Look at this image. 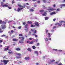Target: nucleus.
Returning a JSON list of instances; mask_svg holds the SVG:
<instances>
[{"instance_id": "nucleus-43", "label": "nucleus", "mask_w": 65, "mask_h": 65, "mask_svg": "<svg viewBox=\"0 0 65 65\" xmlns=\"http://www.w3.org/2000/svg\"><path fill=\"white\" fill-rule=\"evenodd\" d=\"M2 42H3V41H2V40H0V43H2Z\"/></svg>"}, {"instance_id": "nucleus-27", "label": "nucleus", "mask_w": 65, "mask_h": 65, "mask_svg": "<svg viewBox=\"0 0 65 65\" xmlns=\"http://www.w3.org/2000/svg\"><path fill=\"white\" fill-rule=\"evenodd\" d=\"M60 6H65V4H61Z\"/></svg>"}, {"instance_id": "nucleus-7", "label": "nucleus", "mask_w": 65, "mask_h": 65, "mask_svg": "<svg viewBox=\"0 0 65 65\" xmlns=\"http://www.w3.org/2000/svg\"><path fill=\"white\" fill-rule=\"evenodd\" d=\"M19 39H21V38H22L21 39L22 40H23V41H24V39L25 38V37H19Z\"/></svg>"}, {"instance_id": "nucleus-4", "label": "nucleus", "mask_w": 65, "mask_h": 65, "mask_svg": "<svg viewBox=\"0 0 65 65\" xmlns=\"http://www.w3.org/2000/svg\"><path fill=\"white\" fill-rule=\"evenodd\" d=\"M19 7H22V8H26V5H24V6H22L20 5H18Z\"/></svg>"}, {"instance_id": "nucleus-40", "label": "nucleus", "mask_w": 65, "mask_h": 65, "mask_svg": "<svg viewBox=\"0 0 65 65\" xmlns=\"http://www.w3.org/2000/svg\"><path fill=\"white\" fill-rule=\"evenodd\" d=\"M3 32V30H0V33H2Z\"/></svg>"}, {"instance_id": "nucleus-15", "label": "nucleus", "mask_w": 65, "mask_h": 65, "mask_svg": "<svg viewBox=\"0 0 65 65\" xmlns=\"http://www.w3.org/2000/svg\"><path fill=\"white\" fill-rule=\"evenodd\" d=\"M44 12V14H42V15H43V16H46V12Z\"/></svg>"}, {"instance_id": "nucleus-33", "label": "nucleus", "mask_w": 65, "mask_h": 65, "mask_svg": "<svg viewBox=\"0 0 65 65\" xmlns=\"http://www.w3.org/2000/svg\"><path fill=\"white\" fill-rule=\"evenodd\" d=\"M33 44V41H31V42L29 43V44Z\"/></svg>"}, {"instance_id": "nucleus-1", "label": "nucleus", "mask_w": 65, "mask_h": 65, "mask_svg": "<svg viewBox=\"0 0 65 65\" xmlns=\"http://www.w3.org/2000/svg\"><path fill=\"white\" fill-rule=\"evenodd\" d=\"M16 55H17L18 56H16V58L17 59H19V58H21V54L20 53H16Z\"/></svg>"}, {"instance_id": "nucleus-30", "label": "nucleus", "mask_w": 65, "mask_h": 65, "mask_svg": "<svg viewBox=\"0 0 65 65\" xmlns=\"http://www.w3.org/2000/svg\"><path fill=\"white\" fill-rule=\"evenodd\" d=\"M27 26H28V24H26V25H25V28H27Z\"/></svg>"}, {"instance_id": "nucleus-55", "label": "nucleus", "mask_w": 65, "mask_h": 65, "mask_svg": "<svg viewBox=\"0 0 65 65\" xmlns=\"http://www.w3.org/2000/svg\"><path fill=\"white\" fill-rule=\"evenodd\" d=\"M56 26H54L53 27V29H55V28H56Z\"/></svg>"}, {"instance_id": "nucleus-17", "label": "nucleus", "mask_w": 65, "mask_h": 65, "mask_svg": "<svg viewBox=\"0 0 65 65\" xmlns=\"http://www.w3.org/2000/svg\"><path fill=\"white\" fill-rule=\"evenodd\" d=\"M31 28H34V27H35V25H33V24H31Z\"/></svg>"}, {"instance_id": "nucleus-24", "label": "nucleus", "mask_w": 65, "mask_h": 65, "mask_svg": "<svg viewBox=\"0 0 65 65\" xmlns=\"http://www.w3.org/2000/svg\"><path fill=\"white\" fill-rule=\"evenodd\" d=\"M32 48L34 50H35V48H36V47H35V46H32Z\"/></svg>"}, {"instance_id": "nucleus-36", "label": "nucleus", "mask_w": 65, "mask_h": 65, "mask_svg": "<svg viewBox=\"0 0 65 65\" xmlns=\"http://www.w3.org/2000/svg\"><path fill=\"white\" fill-rule=\"evenodd\" d=\"M43 7H44L43 8L44 9H46V8H47V7H45V6L43 5Z\"/></svg>"}, {"instance_id": "nucleus-29", "label": "nucleus", "mask_w": 65, "mask_h": 65, "mask_svg": "<svg viewBox=\"0 0 65 65\" xmlns=\"http://www.w3.org/2000/svg\"><path fill=\"white\" fill-rule=\"evenodd\" d=\"M48 39L47 38H45V40L46 41H48Z\"/></svg>"}, {"instance_id": "nucleus-16", "label": "nucleus", "mask_w": 65, "mask_h": 65, "mask_svg": "<svg viewBox=\"0 0 65 65\" xmlns=\"http://www.w3.org/2000/svg\"><path fill=\"white\" fill-rule=\"evenodd\" d=\"M27 23H28V24H32V22H31V21L30 22V21H28L27 22Z\"/></svg>"}, {"instance_id": "nucleus-10", "label": "nucleus", "mask_w": 65, "mask_h": 65, "mask_svg": "<svg viewBox=\"0 0 65 65\" xmlns=\"http://www.w3.org/2000/svg\"><path fill=\"white\" fill-rule=\"evenodd\" d=\"M56 14V12H53L50 13V14L51 15H53V14Z\"/></svg>"}, {"instance_id": "nucleus-51", "label": "nucleus", "mask_w": 65, "mask_h": 65, "mask_svg": "<svg viewBox=\"0 0 65 65\" xmlns=\"http://www.w3.org/2000/svg\"><path fill=\"white\" fill-rule=\"evenodd\" d=\"M25 24H26V22H24L23 23V25H25Z\"/></svg>"}, {"instance_id": "nucleus-49", "label": "nucleus", "mask_w": 65, "mask_h": 65, "mask_svg": "<svg viewBox=\"0 0 65 65\" xmlns=\"http://www.w3.org/2000/svg\"><path fill=\"white\" fill-rule=\"evenodd\" d=\"M14 3V0H13L12 2V4H13Z\"/></svg>"}, {"instance_id": "nucleus-34", "label": "nucleus", "mask_w": 65, "mask_h": 65, "mask_svg": "<svg viewBox=\"0 0 65 65\" xmlns=\"http://www.w3.org/2000/svg\"><path fill=\"white\" fill-rule=\"evenodd\" d=\"M58 26H61V25H62V24H59L58 23Z\"/></svg>"}, {"instance_id": "nucleus-32", "label": "nucleus", "mask_w": 65, "mask_h": 65, "mask_svg": "<svg viewBox=\"0 0 65 65\" xmlns=\"http://www.w3.org/2000/svg\"><path fill=\"white\" fill-rule=\"evenodd\" d=\"M44 11V10H41L39 11L40 12H43Z\"/></svg>"}, {"instance_id": "nucleus-45", "label": "nucleus", "mask_w": 65, "mask_h": 65, "mask_svg": "<svg viewBox=\"0 0 65 65\" xmlns=\"http://www.w3.org/2000/svg\"><path fill=\"white\" fill-rule=\"evenodd\" d=\"M31 30L33 32H34V30L33 29H31Z\"/></svg>"}, {"instance_id": "nucleus-2", "label": "nucleus", "mask_w": 65, "mask_h": 65, "mask_svg": "<svg viewBox=\"0 0 65 65\" xmlns=\"http://www.w3.org/2000/svg\"><path fill=\"white\" fill-rule=\"evenodd\" d=\"M48 8H49V9H47L48 10H51V11H53L54 10H56V9H54V8H51L50 7H49Z\"/></svg>"}, {"instance_id": "nucleus-8", "label": "nucleus", "mask_w": 65, "mask_h": 65, "mask_svg": "<svg viewBox=\"0 0 65 65\" xmlns=\"http://www.w3.org/2000/svg\"><path fill=\"white\" fill-rule=\"evenodd\" d=\"M22 9H23V8H18V9H17V11H18V12H19L20 11H21Z\"/></svg>"}, {"instance_id": "nucleus-12", "label": "nucleus", "mask_w": 65, "mask_h": 65, "mask_svg": "<svg viewBox=\"0 0 65 65\" xmlns=\"http://www.w3.org/2000/svg\"><path fill=\"white\" fill-rule=\"evenodd\" d=\"M8 53L10 55H11V54H13V53L12 52H11V50H9V51L8 52Z\"/></svg>"}, {"instance_id": "nucleus-56", "label": "nucleus", "mask_w": 65, "mask_h": 65, "mask_svg": "<svg viewBox=\"0 0 65 65\" xmlns=\"http://www.w3.org/2000/svg\"><path fill=\"white\" fill-rule=\"evenodd\" d=\"M62 64L61 63H60L58 64V65H62Z\"/></svg>"}, {"instance_id": "nucleus-3", "label": "nucleus", "mask_w": 65, "mask_h": 65, "mask_svg": "<svg viewBox=\"0 0 65 65\" xmlns=\"http://www.w3.org/2000/svg\"><path fill=\"white\" fill-rule=\"evenodd\" d=\"M3 62L4 64H7V63L9 62V60H3Z\"/></svg>"}, {"instance_id": "nucleus-21", "label": "nucleus", "mask_w": 65, "mask_h": 65, "mask_svg": "<svg viewBox=\"0 0 65 65\" xmlns=\"http://www.w3.org/2000/svg\"><path fill=\"white\" fill-rule=\"evenodd\" d=\"M6 22L2 21V24H6Z\"/></svg>"}, {"instance_id": "nucleus-11", "label": "nucleus", "mask_w": 65, "mask_h": 65, "mask_svg": "<svg viewBox=\"0 0 65 65\" xmlns=\"http://www.w3.org/2000/svg\"><path fill=\"white\" fill-rule=\"evenodd\" d=\"M1 6H3V7H8V5H7L6 4H5V5L1 4Z\"/></svg>"}, {"instance_id": "nucleus-19", "label": "nucleus", "mask_w": 65, "mask_h": 65, "mask_svg": "<svg viewBox=\"0 0 65 65\" xmlns=\"http://www.w3.org/2000/svg\"><path fill=\"white\" fill-rule=\"evenodd\" d=\"M23 40H21L19 41V42L20 43H24V42L23 41Z\"/></svg>"}, {"instance_id": "nucleus-48", "label": "nucleus", "mask_w": 65, "mask_h": 65, "mask_svg": "<svg viewBox=\"0 0 65 65\" xmlns=\"http://www.w3.org/2000/svg\"><path fill=\"white\" fill-rule=\"evenodd\" d=\"M27 9H29V8H30V7L28 6H27Z\"/></svg>"}, {"instance_id": "nucleus-58", "label": "nucleus", "mask_w": 65, "mask_h": 65, "mask_svg": "<svg viewBox=\"0 0 65 65\" xmlns=\"http://www.w3.org/2000/svg\"><path fill=\"white\" fill-rule=\"evenodd\" d=\"M6 58V56H4L3 57V59H4L5 58Z\"/></svg>"}, {"instance_id": "nucleus-23", "label": "nucleus", "mask_w": 65, "mask_h": 65, "mask_svg": "<svg viewBox=\"0 0 65 65\" xmlns=\"http://www.w3.org/2000/svg\"><path fill=\"white\" fill-rule=\"evenodd\" d=\"M30 11L31 12H33L34 11V10L33 9H30Z\"/></svg>"}, {"instance_id": "nucleus-14", "label": "nucleus", "mask_w": 65, "mask_h": 65, "mask_svg": "<svg viewBox=\"0 0 65 65\" xmlns=\"http://www.w3.org/2000/svg\"><path fill=\"white\" fill-rule=\"evenodd\" d=\"M15 50H16V51H20V50H21V49L19 48H16Z\"/></svg>"}, {"instance_id": "nucleus-41", "label": "nucleus", "mask_w": 65, "mask_h": 65, "mask_svg": "<svg viewBox=\"0 0 65 65\" xmlns=\"http://www.w3.org/2000/svg\"><path fill=\"white\" fill-rule=\"evenodd\" d=\"M48 36L49 37H51V36H50V33H48Z\"/></svg>"}, {"instance_id": "nucleus-52", "label": "nucleus", "mask_w": 65, "mask_h": 65, "mask_svg": "<svg viewBox=\"0 0 65 65\" xmlns=\"http://www.w3.org/2000/svg\"><path fill=\"white\" fill-rule=\"evenodd\" d=\"M58 52H62V50H58Z\"/></svg>"}, {"instance_id": "nucleus-62", "label": "nucleus", "mask_w": 65, "mask_h": 65, "mask_svg": "<svg viewBox=\"0 0 65 65\" xmlns=\"http://www.w3.org/2000/svg\"><path fill=\"white\" fill-rule=\"evenodd\" d=\"M56 19H53V21H56Z\"/></svg>"}, {"instance_id": "nucleus-61", "label": "nucleus", "mask_w": 65, "mask_h": 65, "mask_svg": "<svg viewBox=\"0 0 65 65\" xmlns=\"http://www.w3.org/2000/svg\"><path fill=\"white\" fill-rule=\"evenodd\" d=\"M0 47H2V45H0Z\"/></svg>"}, {"instance_id": "nucleus-46", "label": "nucleus", "mask_w": 65, "mask_h": 65, "mask_svg": "<svg viewBox=\"0 0 65 65\" xmlns=\"http://www.w3.org/2000/svg\"><path fill=\"white\" fill-rule=\"evenodd\" d=\"M1 3L2 4V5H3V4H4V3L3 2H1Z\"/></svg>"}, {"instance_id": "nucleus-9", "label": "nucleus", "mask_w": 65, "mask_h": 65, "mask_svg": "<svg viewBox=\"0 0 65 65\" xmlns=\"http://www.w3.org/2000/svg\"><path fill=\"white\" fill-rule=\"evenodd\" d=\"M35 24L36 26H39V24H38V23L37 22H36L35 23Z\"/></svg>"}, {"instance_id": "nucleus-39", "label": "nucleus", "mask_w": 65, "mask_h": 65, "mask_svg": "<svg viewBox=\"0 0 65 65\" xmlns=\"http://www.w3.org/2000/svg\"><path fill=\"white\" fill-rule=\"evenodd\" d=\"M34 33H35V34H36V30H35Z\"/></svg>"}, {"instance_id": "nucleus-59", "label": "nucleus", "mask_w": 65, "mask_h": 65, "mask_svg": "<svg viewBox=\"0 0 65 65\" xmlns=\"http://www.w3.org/2000/svg\"><path fill=\"white\" fill-rule=\"evenodd\" d=\"M38 41V39L36 40V42H37Z\"/></svg>"}, {"instance_id": "nucleus-53", "label": "nucleus", "mask_w": 65, "mask_h": 65, "mask_svg": "<svg viewBox=\"0 0 65 65\" xmlns=\"http://www.w3.org/2000/svg\"><path fill=\"white\" fill-rule=\"evenodd\" d=\"M11 33H13L14 32V31L12 30H11Z\"/></svg>"}, {"instance_id": "nucleus-28", "label": "nucleus", "mask_w": 65, "mask_h": 65, "mask_svg": "<svg viewBox=\"0 0 65 65\" xmlns=\"http://www.w3.org/2000/svg\"><path fill=\"white\" fill-rule=\"evenodd\" d=\"M1 36V37H5V36H6L5 35H3Z\"/></svg>"}, {"instance_id": "nucleus-57", "label": "nucleus", "mask_w": 65, "mask_h": 65, "mask_svg": "<svg viewBox=\"0 0 65 65\" xmlns=\"http://www.w3.org/2000/svg\"><path fill=\"white\" fill-rule=\"evenodd\" d=\"M54 61H55V60L54 59H53L52 60V62H54Z\"/></svg>"}, {"instance_id": "nucleus-42", "label": "nucleus", "mask_w": 65, "mask_h": 65, "mask_svg": "<svg viewBox=\"0 0 65 65\" xmlns=\"http://www.w3.org/2000/svg\"><path fill=\"white\" fill-rule=\"evenodd\" d=\"M2 20H0V24H2Z\"/></svg>"}, {"instance_id": "nucleus-37", "label": "nucleus", "mask_w": 65, "mask_h": 65, "mask_svg": "<svg viewBox=\"0 0 65 65\" xmlns=\"http://www.w3.org/2000/svg\"><path fill=\"white\" fill-rule=\"evenodd\" d=\"M38 3H40V1H37Z\"/></svg>"}, {"instance_id": "nucleus-54", "label": "nucleus", "mask_w": 65, "mask_h": 65, "mask_svg": "<svg viewBox=\"0 0 65 65\" xmlns=\"http://www.w3.org/2000/svg\"><path fill=\"white\" fill-rule=\"evenodd\" d=\"M18 29H21V26L19 27H18Z\"/></svg>"}, {"instance_id": "nucleus-47", "label": "nucleus", "mask_w": 65, "mask_h": 65, "mask_svg": "<svg viewBox=\"0 0 65 65\" xmlns=\"http://www.w3.org/2000/svg\"><path fill=\"white\" fill-rule=\"evenodd\" d=\"M57 11H60V9L58 8L57 9Z\"/></svg>"}, {"instance_id": "nucleus-13", "label": "nucleus", "mask_w": 65, "mask_h": 65, "mask_svg": "<svg viewBox=\"0 0 65 65\" xmlns=\"http://www.w3.org/2000/svg\"><path fill=\"white\" fill-rule=\"evenodd\" d=\"M25 59L26 60H30V57H26L25 58Z\"/></svg>"}, {"instance_id": "nucleus-44", "label": "nucleus", "mask_w": 65, "mask_h": 65, "mask_svg": "<svg viewBox=\"0 0 65 65\" xmlns=\"http://www.w3.org/2000/svg\"><path fill=\"white\" fill-rule=\"evenodd\" d=\"M5 38H8V36H5Z\"/></svg>"}, {"instance_id": "nucleus-35", "label": "nucleus", "mask_w": 65, "mask_h": 65, "mask_svg": "<svg viewBox=\"0 0 65 65\" xmlns=\"http://www.w3.org/2000/svg\"><path fill=\"white\" fill-rule=\"evenodd\" d=\"M43 1L44 3H45L46 2V0H43Z\"/></svg>"}, {"instance_id": "nucleus-25", "label": "nucleus", "mask_w": 65, "mask_h": 65, "mask_svg": "<svg viewBox=\"0 0 65 65\" xmlns=\"http://www.w3.org/2000/svg\"><path fill=\"white\" fill-rule=\"evenodd\" d=\"M48 19H49V17H45V20H48Z\"/></svg>"}, {"instance_id": "nucleus-18", "label": "nucleus", "mask_w": 65, "mask_h": 65, "mask_svg": "<svg viewBox=\"0 0 65 65\" xmlns=\"http://www.w3.org/2000/svg\"><path fill=\"white\" fill-rule=\"evenodd\" d=\"M13 40L14 41H18V39H16V38L13 39Z\"/></svg>"}, {"instance_id": "nucleus-26", "label": "nucleus", "mask_w": 65, "mask_h": 65, "mask_svg": "<svg viewBox=\"0 0 65 65\" xmlns=\"http://www.w3.org/2000/svg\"><path fill=\"white\" fill-rule=\"evenodd\" d=\"M59 23H64L65 24V21H59Z\"/></svg>"}, {"instance_id": "nucleus-60", "label": "nucleus", "mask_w": 65, "mask_h": 65, "mask_svg": "<svg viewBox=\"0 0 65 65\" xmlns=\"http://www.w3.org/2000/svg\"><path fill=\"white\" fill-rule=\"evenodd\" d=\"M30 42V41H27V43H29Z\"/></svg>"}, {"instance_id": "nucleus-31", "label": "nucleus", "mask_w": 65, "mask_h": 65, "mask_svg": "<svg viewBox=\"0 0 65 65\" xmlns=\"http://www.w3.org/2000/svg\"><path fill=\"white\" fill-rule=\"evenodd\" d=\"M19 36H23V35H22V34H19Z\"/></svg>"}, {"instance_id": "nucleus-38", "label": "nucleus", "mask_w": 65, "mask_h": 65, "mask_svg": "<svg viewBox=\"0 0 65 65\" xmlns=\"http://www.w3.org/2000/svg\"><path fill=\"white\" fill-rule=\"evenodd\" d=\"M53 50H54V51H57L58 50L57 49H53Z\"/></svg>"}, {"instance_id": "nucleus-50", "label": "nucleus", "mask_w": 65, "mask_h": 65, "mask_svg": "<svg viewBox=\"0 0 65 65\" xmlns=\"http://www.w3.org/2000/svg\"><path fill=\"white\" fill-rule=\"evenodd\" d=\"M37 46H38V45H39V43H37Z\"/></svg>"}, {"instance_id": "nucleus-20", "label": "nucleus", "mask_w": 65, "mask_h": 65, "mask_svg": "<svg viewBox=\"0 0 65 65\" xmlns=\"http://www.w3.org/2000/svg\"><path fill=\"white\" fill-rule=\"evenodd\" d=\"M27 50L28 51H29V52H31V50L30 48H29L27 49Z\"/></svg>"}, {"instance_id": "nucleus-63", "label": "nucleus", "mask_w": 65, "mask_h": 65, "mask_svg": "<svg viewBox=\"0 0 65 65\" xmlns=\"http://www.w3.org/2000/svg\"><path fill=\"white\" fill-rule=\"evenodd\" d=\"M36 65H38L39 64V63H36Z\"/></svg>"}, {"instance_id": "nucleus-5", "label": "nucleus", "mask_w": 65, "mask_h": 65, "mask_svg": "<svg viewBox=\"0 0 65 65\" xmlns=\"http://www.w3.org/2000/svg\"><path fill=\"white\" fill-rule=\"evenodd\" d=\"M7 48H5L4 50V51H8V48L10 47L9 46H7Z\"/></svg>"}, {"instance_id": "nucleus-22", "label": "nucleus", "mask_w": 65, "mask_h": 65, "mask_svg": "<svg viewBox=\"0 0 65 65\" xmlns=\"http://www.w3.org/2000/svg\"><path fill=\"white\" fill-rule=\"evenodd\" d=\"M35 54H36L37 55H38V51H36L35 52Z\"/></svg>"}, {"instance_id": "nucleus-64", "label": "nucleus", "mask_w": 65, "mask_h": 65, "mask_svg": "<svg viewBox=\"0 0 65 65\" xmlns=\"http://www.w3.org/2000/svg\"><path fill=\"white\" fill-rule=\"evenodd\" d=\"M35 36L36 37H37V35H35Z\"/></svg>"}, {"instance_id": "nucleus-6", "label": "nucleus", "mask_w": 65, "mask_h": 65, "mask_svg": "<svg viewBox=\"0 0 65 65\" xmlns=\"http://www.w3.org/2000/svg\"><path fill=\"white\" fill-rule=\"evenodd\" d=\"M2 28L3 30H4L5 28H6V26L5 25H2Z\"/></svg>"}]
</instances>
